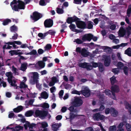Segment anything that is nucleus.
<instances>
[{"instance_id": "obj_1", "label": "nucleus", "mask_w": 131, "mask_h": 131, "mask_svg": "<svg viewBox=\"0 0 131 131\" xmlns=\"http://www.w3.org/2000/svg\"><path fill=\"white\" fill-rule=\"evenodd\" d=\"M18 4L14 5L13 8V10L15 11H19L20 9H24L26 4L25 2L20 0H18Z\"/></svg>"}, {"instance_id": "obj_2", "label": "nucleus", "mask_w": 131, "mask_h": 131, "mask_svg": "<svg viewBox=\"0 0 131 131\" xmlns=\"http://www.w3.org/2000/svg\"><path fill=\"white\" fill-rule=\"evenodd\" d=\"M38 73L35 72L33 73V75L32 78L33 79V81L32 84H36V87L39 89L41 88V85L40 84L38 83Z\"/></svg>"}, {"instance_id": "obj_3", "label": "nucleus", "mask_w": 131, "mask_h": 131, "mask_svg": "<svg viewBox=\"0 0 131 131\" xmlns=\"http://www.w3.org/2000/svg\"><path fill=\"white\" fill-rule=\"evenodd\" d=\"M42 17V15L37 11H35L30 15V17L33 20L36 21L39 20Z\"/></svg>"}, {"instance_id": "obj_4", "label": "nucleus", "mask_w": 131, "mask_h": 131, "mask_svg": "<svg viewBox=\"0 0 131 131\" xmlns=\"http://www.w3.org/2000/svg\"><path fill=\"white\" fill-rule=\"evenodd\" d=\"M48 112L46 111H40L39 110H36L35 112V117L40 116L41 117H45L47 115Z\"/></svg>"}, {"instance_id": "obj_5", "label": "nucleus", "mask_w": 131, "mask_h": 131, "mask_svg": "<svg viewBox=\"0 0 131 131\" xmlns=\"http://www.w3.org/2000/svg\"><path fill=\"white\" fill-rule=\"evenodd\" d=\"M82 100L79 97H75L73 102V105L75 107H78L81 106L83 103Z\"/></svg>"}, {"instance_id": "obj_6", "label": "nucleus", "mask_w": 131, "mask_h": 131, "mask_svg": "<svg viewBox=\"0 0 131 131\" xmlns=\"http://www.w3.org/2000/svg\"><path fill=\"white\" fill-rule=\"evenodd\" d=\"M93 118L95 120L99 121L100 120H103L105 118V116L101 115L100 113H97L94 114L93 115Z\"/></svg>"}, {"instance_id": "obj_7", "label": "nucleus", "mask_w": 131, "mask_h": 131, "mask_svg": "<svg viewBox=\"0 0 131 131\" xmlns=\"http://www.w3.org/2000/svg\"><path fill=\"white\" fill-rule=\"evenodd\" d=\"M77 27L81 29H84L86 28V24L85 22L79 20L76 23Z\"/></svg>"}, {"instance_id": "obj_8", "label": "nucleus", "mask_w": 131, "mask_h": 131, "mask_svg": "<svg viewBox=\"0 0 131 131\" xmlns=\"http://www.w3.org/2000/svg\"><path fill=\"white\" fill-rule=\"evenodd\" d=\"M44 25L46 28H50L52 27L53 25V21L51 19H46L44 22Z\"/></svg>"}, {"instance_id": "obj_9", "label": "nucleus", "mask_w": 131, "mask_h": 131, "mask_svg": "<svg viewBox=\"0 0 131 131\" xmlns=\"http://www.w3.org/2000/svg\"><path fill=\"white\" fill-rule=\"evenodd\" d=\"M93 37V35L91 34H85L82 37V39L84 41H85L86 40L90 41Z\"/></svg>"}, {"instance_id": "obj_10", "label": "nucleus", "mask_w": 131, "mask_h": 131, "mask_svg": "<svg viewBox=\"0 0 131 131\" xmlns=\"http://www.w3.org/2000/svg\"><path fill=\"white\" fill-rule=\"evenodd\" d=\"M81 93L84 96L88 97L90 95V92L88 89H85L84 90L81 91Z\"/></svg>"}, {"instance_id": "obj_11", "label": "nucleus", "mask_w": 131, "mask_h": 131, "mask_svg": "<svg viewBox=\"0 0 131 131\" xmlns=\"http://www.w3.org/2000/svg\"><path fill=\"white\" fill-rule=\"evenodd\" d=\"M104 58V65L106 67H108L110 65L111 60L110 57L108 56H105Z\"/></svg>"}, {"instance_id": "obj_12", "label": "nucleus", "mask_w": 131, "mask_h": 131, "mask_svg": "<svg viewBox=\"0 0 131 131\" xmlns=\"http://www.w3.org/2000/svg\"><path fill=\"white\" fill-rule=\"evenodd\" d=\"M111 114L112 116L116 117L117 116L118 114V112L114 108L111 107Z\"/></svg>"}, {"instance_id": "obj_13", "label": "nucleus", "mask_w": 131, "mask_h": 131, "mask_svg": "<svg viewBox=\"0 0 131 131\" xmlns=\"http://www.w3.org/2000/svg\"><path fill=\"white\" fill-rule=\"evenodd\" d=\"M112 91L118 93L119 91V90L118 86L116 85H113L111 87Z\"/></svg>"}, {"instance_id": "obj_14", "label": "nucleus", "mask_w": 131, "mask_h": 131, "mask_svg": "<svg viewBox=\"0 0 131 131\" xmlns=\"http://www.w3.org/2000/svg\"><path fill=\"white\" fill-rule=\"evenodd\" d=\"M89 53L85 48H83L82 49L81 54L84 57H87L89 56Z\"/></svg>"}, {"instance_id": "obj_15", "label": "nucleus", "mask_w": 131, "mask_h": 131, "mask_svg": "<svg viewBox=\"0 0 131 131\" xmlns=\"http://www.w3.org/2000/svg\"><path fill=\"white\" fill-rule=\"evenodd\" d=\"M69 27L72 31L73 32H76L77 33L80 32L79 30L75 29L76 26L75 25L73 24H71L69 26Z\"/></svg>"}, {"instance_id": "obj_16", "label": "nucleus", "mask_w": 131, "mask_h": 131, "mask_svg": "<svg viewBox=\"0 0 131 131\" xmlns=\"http://www.w3.org/2000/svg\"><path fill=\"white\" fill-rule=\"evenodd\" d=\"M119 31L118 34L120 37H123L125 35L126 31L123 27L121 28Z\"/></svg>"}, {"instance_id": "obj_17", "label": "nucleus", "mask_w": 131, "mask_h": 131, "mask_svg": "<svg viewBox=\"0 0 131 131\" xmlns=\"http://www.w3.org/2000/svg\"><path fill=\"white\" fill-rule=\"evenodd\" d=\"M23 127L20 125H18L15 127L14 128L12 127L11 129L12 131H18L20 130H23Z\"/></svg>"}, {"instance_id": "obj_18", "label": "nucleus", "mask_w": 131, "mask_h": 131, "mask_svg": "<svg viewBox=\"0 0 131 131\" xmlns=\"http://www.w3.org/2000/svg\"><path fill=\"white\" fill-rule=\"evenodd\" d=\"M28 64L26 63H24L21 64L20 70L23 71H25L27 68Z\"/></svg>"}, {"instance_id": "obj_19", "label": "nucleus", "mask_w": 131, "mask_h": 131, "mask_svg": "<svg viewBox=\"0 0 131 131\" xmlns=\"http://www.w3.org/2000/svg\"><path fill=\"white\" fill-rule=\"evenodd\" d=\"M23 107L21 105L18 106L13 109V111L15 113H18L21 111L23 109Z\"/></svg>"}, {"instance_id": "obj_20", "label": "nucleus", "mask_w": 131, "mask_h": 131, "mask_svg": "<svg viewBox=\"0 0 131 131\" xmlns=\"http://www.w3.org/2000/svg\"><path fill=\"white\" fill-rule=\"evenodd\" d=\"M40 95L42 98L45 99H47L48 97V94L45 91L42 92Z\"/></svg>"}, {"instance_id": "obj_21", "label": "nucleus", "mask_w": 131, "mask_h": 131, "mask_svg": "<svg viewBox=\"0 0 131 131\" xmlns=\"http://www.w3.org/2000/svg\"><path fill=\"white\" fill-rule=\"evenodd\" d=\"M38 64L40 69L43 68L45 66V63L41 61H39L38 62Z\"/></svg>"}, {"instance_id": "obj_22", "label": "nucleus", "mask_w": 131, "mask_h": 131, "mask_svg": "<svg viewBox=\"0 0 131 131\" xmlns=\"http://www.w3.org/2000/svg\"><path fill=\"white\" fill-rule=\"evenodd\" d=\"M47 35V33L46 32L43 34L42 33H39L38 34V36L41 39H44L46 36Z\"/></svg>"}, {"instance_id": "obj_23", "label": "nucleus", "mask_w": 131, "mask_h": 131, "mask_svg": "<svg viewBox=\"0 0 131 131\" xmlns=\"http://www.w3.org/2000/svg\"><path fill=\"white\" fill-rule=\"evenodd\" d=\"M78 115L74 114L72 112H70V113L69 119L70 121L73 119L75 117H77Z\"/></svg>"}, {"instance_id": "obj_24", "label": "nucleus", "mask_w": 131, "mask_h": 131, "mask_svg": "<svg viewBox=\"0 0 131 131\" xmlns=\"http://www.w3.org/2000/svg\"><path fill=\"white\" fill-rule=\"evenodd\" d=\"M59 127L58 124H53L52 126V130L54 131H57Z\"/></svg>"}, {"instance_id": "obj_25", "label": "nucleus", "mask_w": 131, "mask_h": 131, "mask_svg": "<svg viewBox=\"0 0 131 131\" xmlns=\"http://www.w3.org/2000/svg\"><path fill=\"white\" fill-rule=\"evenodd\" d=\"M34 112L31 110L27 111L25 113V115L26 117H30L32 116Z\"/></svg>"}, {"instance_id": "obj_26", "label": "nucleus", "mask_w": 131, "mask_h": 131, "mask_svg": "<svg viewBox=\"0 0 131 131\" xmlns=\"http://www.w3.org/2000/svg\"><path fill=\"white\" fill-rule=\"evenodd\" d=\"M11 22V20L9 19H7L3 21L2 24L4 26L6 25Z\"/></svg>"}, {"instance_id": "obj_27", "label": "nucleus", "mask_w": 131, "mask_h": 131, "mask_svg": "<svg viewBox=\"0 0 131 131\" xmlns=\"http://www.w3.org/2000/svg\"><path fill=\"white\" fill-rule=\"evenodd\" d=\"M126 123V121H124L123 122L120 123L117 126L118 129L123 128V127Z\"/></svg>"}, {"instance_id": "obj_28", "label": "nucleus", "mask_w": 131, "mask_h": 131, "mask_svg": "<svg viewBox=\"0 0 131 131\" xmlns=\"http://www.w3.org/2000/svg\"><path fill=\"white\" fill-rule=\"evenodd\" d=\"M98 67L99 71L101 72H102L104 71V68L103 67V64L101 63H99V66Z\"/></svg>"}, {"instance_id": "obj_29", "label": "nucleus", "mask_w": 131, "mask_h": 131, "mask_svg": "<svg viewBox=\"0 0 131 131\" xmlns=\"http://www.w3.org/2000/svg\"><path fill=\"white\" fill-rule=\"evenodd\" d=\"M104 93L106 95L109 97H111V91L108 89H106L104 91Z\"/></svg>"}, {"instance_id": "obj_30", "label": "nucleus", "mask_w": 131, "mask_h": 131, "mask_svg": "<svg viewBox=\"0 0 131 131\" xmlns=\"http://www.w3.org/2000/svg\"><path fill=\"white\" fill-rule=\"evenodd\" d=\"M124 104L126 108L127 109L129 108L131 110V105L129 103H128L127 101H125L124 102Z\"/></svg>"}, {"instance_id": "obj_31", "label": "nucleus", "mask_w": 131, "mask_h": 131, "mask_svg": "<svg viewBox=\"0 0 131 131\" xmlns=\"http://www.w3.org/2000/svg\"><path fill=\"white\" fill-rule=\"evenodd\" d=\"M52 48L51 45L50 44H47L44 48L45 49V51L50 50Z\"/></svg>"}, {"instance_id": "obj_32", "label": "nucleus", "mask_w": 131, "mask_h": 131, "mask_svg": "<svg viewBox=\"0 0 131 131\" xmlns=\"http://www.w3.org/2000/svg\"><path fill=\"white\" fill-rule=\"evenodd\" d=\"M74 106L71 105L70 107L69 108L68 110L70 111V112H76L77 111L76 109H74Z\"/></svg>"}, {"instance_id": "obj_33", "label": "nucleus", "mask_w": 131, "mask_h": 131, "mask_svg": "<svg viewBox=\"0 0 131 131\" xmlns=\"http://www.w3.org/2000/svg\"><path fill=\"white\" fill-rule=\"evenodd\" d=\"M46 33H47V35L49 34L51 36H54L56 32L55 31H53L52 30H50L46 32Z\"/></svg>"}, {"instance_id": "obj_34", "label": "nucleus", "mask_w": 131, "mask_h": 131, "mask_svg": "<svg viewBox=\"0 0 131 131\" xmlns=\"http://www.w3.org/2000/svg\"><path fill=\"white\" fill-rule=\"evenodd\" d=\"M131 13V5L129 6L128 8L127 11V16L129 17Z\"/></svg>"}, {"instance_id": "obj_35", "label": "nucleus", "mask_w": 131, "mask_h": 131, "mask_svg": "<svg viewBox=\"0 0 131 131\" xmlns=\"http://www.w3.org/2000/svg\"><path fill=\"white\" fill-rule=\"evenodd\" d=\"M87 63L84 62L83 63H80L79 65V67L83 68H86Z\"/></svg>"}, {"instance_id": "obj_36", "label": "nucleus", "mask_w": 131, "mask_h": 131, "mask_svg": "<svg viewBox=\"0 0 131 131\" xmlns=\"http://www.w3.org/2000/svg\"><path fill=\"white\" fill-rule=\"evenodd\" d=\"M71 17L72 23L75 22L76 24V22L78 21L80 19L79 18L75 16H73Z\"/></svg>"}, {"instance_id": "obj_37", "label": "nucleus", "mask_w": 131, "mask_h": 131, "mask_svg": "<svg viewBox=\"0 0 131 131\" xmlns=\"http://www.w3.org/2000/svg\"><path fill=\"white\" fill-rule=\"evenodd\" d=\"M10 30L12 32L17 31V27L14 25L10 27Z\"/></svg>"}, {"instance_id": "obj_38", "label": "nucleus", "mask_w": 131, "mask_h": 131, "mask_svg": "<svg viewBox=\"0 0 131 131\" xmlns=\"http://www.w3.org/2000/svg\"><path fill=\"white\" fill-rule=\"evenodd\" d=\"M110 80L111 84L113 85L115 83L116 80L115 77L114 76H113L110 78Z\"/></svg>"}, {"instance_id": "obj_39", "label": "nucleus", "mask_w": 131, "mask_h": 131, "mask_svg": "<svg viewBox=\"0 0 131 131\" xmlns=\"http://www.w3.org/2000/svg\"><path fill=\"white\" fill-rule=\"evenodd\" d=\"M93 23L91 21H89L88 23L87 28L89 29H92L93 27Z\"/></svg>"}, {"instance_id": "obj_40", "label": "nucleus", "mask_w": 131, "mask_h": 131, "mask_svg": "<svg viewBox=\"0 0 131 131\" xmlns=\"http://www.w3.org/2000/svg\"><path fill=\"white\" fill-rule=\"evenodd\" d=\"M27 87V85L25 84L24 82H21L19 86V88L20 89L23 88H26Z\"/></svg>"}, {"instance_id": "obj_41", "label": "nucleus", "mask_w": 131, "mask_h": 131, "mask_svg": "<svg viewBox=\"0 0 131 131\" xmlns=\"http://www.w3.org/2000/svg\"><path fill=\"white\" fill-rule=\"evenodd\" d=\"M56 12L58 14H62L63 13L64 11L63 9L61 8L57 7L56 8Z\"/></svg>"}, {"instance_id": "obj_42", "label": "nucleus", "mask_w": 131, "mask_h": 131, "mask_svg": "<svg viewBox=\"0 0 131 131\" xmlns=\"http://www.w3.org/2000/svg\"><path fill=\"white\" fill-rule=\"evenodd\" d=\"M124 66V64L123 63L121 62H119L117 64V67L118 68L120 69H122V68Z\"/></svg>"}, {"instance_id": "obj_43", "label": "nucleus", "mask_w": 131, "mask_h": 131, "mask_svg": "<svg viewBox=\"0 0 131 131\" xmlns=\"http://www.w3.org/2000/svg\"><path fill=\"white\" fill-rule=\"evenodd\" d=\"M124 72L125 74L126 75H127L128 74V68L126 66H125L123 69Z\"/></svg>"}, {"instance_id": "obj_44", "label": "nucleus", "mask_w": 131, "mask_h": 131, "mask_svg": "<svg viewBox=\"0 0 131 131\" xmlns=\"http://www.w3.org/2000/svg\"><path fill=\"white\" fill-rule=\"evenodd\" d=\"M126 126V129L128 131H131V126L129 124L127 123L126 121V123L125 124Z\"/></svg>"}, {"instance_id": "obj_45", "label": "nucleus", "mask_w": 131, "mask_h": 131, "mask_svg": "<svg viewBox=\"0 0 131 131\" xmlns=\"http://www.w3.org/2000/svg\"><path fill=\"white\" fill-rule=\"evenodd\" d=\"M116 126L114 125L110 127L109 131H116Z\"/></svg>"}, {"instance_id": "obj_46", "label": "nucleus", "mask_w": 131, "mask_h": 131, "mask_svg": "<svg viewBox=\"0 0 131 131\" xmlns=\"http://www.w3.org/2000/svg\"><path fill=\"white\" fill-rule=\"evenodd\" d=\"M17 3H18V1H17L16 0H13V1L11 2L10 3V6L12 8V9L14 7V5H13L16 4Z\"/></svg>"}, {"instance_id": "obj_47", "label": "nucleus", "mask_w": 131, "mask_h": 131, "mask_svg": "<svg viewBox=\"0 0 131 131\" xmlns=\"http://www.w3.org/2000/svg\"><path fill=\"white\" fill-rule=\"evenodd\" d=\"M49 107V106L48 103L45 102L44 103L41 105V107L43 108H48Z\"/></svg>"}, {"instance_id": "obj_48", "label": "nucleus", "mask_w": 131, "mask_h": 131, "mask_svg": "<svg viewBox=\"0 0 131 131\" xmlns=\"http://www.w3.org/2000/svg\"><path fill=\"white\" fill-rule=\"evenodd\" d=\"M66 22L68 24H72V17H68L66 20Z\"/></svg>"}, {"instance_id": "obj_49", "label": "nucleus", "mask_w": 131, "mask_h": 131, "mask_svg": "<svg viewBox=\"0 0 131 131\" xmlns=\"http://www.w3.org/2000/svg\"><path fill=\"white\" fill-rule=\"evenodd\" d=\"M74 42H75L77 44H80L82 43L83 41L80 39L78 38L75 40L74 41Z\"/></svg>"}, {"instance_id": "obj_50", "label": "nucleus", "mask_w": 131, "mask_h": 131, "mask_svg": "<svg viewBox=\"0 0 131 131\" xmlns=\"http://www.w3.org/2000/svg\"><path fill=\"white\" fill-rule=\"evenodd\" d=\"M81 91H78L76 90H74L71 92V93L72 94H77L80 95L81 94Z\"/></svg>"}, {"instance_id": "obj_51", "label": "nucleus", "mask_w": 131, "mask_h": 131, "mask_svg": "<svg viewBox=\"0 0 131 131\" xmlns=\"http://www.w3.org/2000/svg\"><path fill=\"white\" fill-rule=\"evenodd\" d=\"M52 81L55 83L59 81L58 79H57L56 77H53L52 78Z\"/></svg>"}, {"instance_id": "obj_52", "label": "nucleus", "mask_w": 131, "mask_h": 131, "mask_svg": "<svg viewBox=\"0 0 131 131\" xmlns=\"http://www.w3.org/2000/svg\"><path fill=\"white\" fill-rule=\"evenodd\" d=\"M16 81L14 80L13 81L10 83V85L12 86L16 87V89H17L18 88V86L16 84Z\"/></svg>"}, {"instance_id": "obj_53", "label": "nucleus", "mask_w": 131, "mask_h": 131, "mask_svg": "<svg viewBox=\"0 0 131 131\" xmlns=\"http://www.w3.org/2000/svg\"><path fill=\"white\" fill-rule=\"evenodd\" d=\"M112 71L115 74H117L119 71L118 68H115L112 70Z\"/></svg>"}, {"instance_id": "obj_54", "label": "nucleus", "mask_w": 131, "mask_h": 131, "mask_svg": "<svg viewBox=\"0 0 131 131\" xmlns=\"http://www.w3.org/2000/svg\"><path fill=\"white\" fill-rule=\"evenodd\" d=\"M115 92H114L111 91L112 94H111V97H110L113 99L116 100L117 99L116 98L115 94Z\"/></svg>"}, {"instance_id": "obj_55", "label": "nucleus", "mask_w": 131, "mask_h": 131, "mask_svg": "<svg viewBox=\"0 0 131 131\" xmlns=\"http://www.w3.org/2000/svg\"><path fill=\"white\" fill-rule=\"evenodd\" d=\"M34 101V99H31L28 102L27 105L28 106L29 105H32Z\"/></svg>"}, {"instance_id": "obj_56", "label": "nucleus", "mask_w": 131, "mask_h": 131, "mask_svg": "<svg viewBox=\"0 0 131 131\" xmlns=\"http://www.w3.org/2000/svg\"><path fill=\"white\" fill-rule=\"evenodd\" d=\"M39 4L41 6H44L46 5L44 0H40L39 2Z\"/></svg>"}, {"instance_id": "obj_57", "label": "nucleus", "mask_w": 131, "mask_h": 131, "mask_svg": "<svg viewBox=\"0 0 131 131\" xmlns=\"http://www.w3.org/2000/svg\"><path fill=\"white\" fill-rule=\"evenodd\" d=\"M92 67L95 68L99 67V63H97L96 62H92Z\"/></svg>"}, {"instance_id": "obj_58", "label": "nucleus", "mask_w": 131, "mask_h": 131, "mask_svg": "<svg viewBox=\"0 0 131 131\" xmlns=\"http://www.w3.org/2000/svg\"><path fill=\"white\" fill-rule=\"evenodd\" d=\"M31 53V55H36L38 54H37V52L36 50L33 49L32 51L30 52Z\"/></svg>"}, {"instance_id": "obj_59", "label": "nucleus", "mask_w": 131, "mask_h": 131, "mask_svg": "<svg viewBox=\"0 0 131 131\" xmlns=\"http://www.w3.org/2000/svg\"><path fill=\"white\" fill-rule=\"evenodd\" d=\"M12 74L11 72H7L6 73V76L8 77V78H12Z\"/></svg>"}, {"instance_id": "obj_60", "label": "nucleus", "mask_w": 131, "mask_h": 131, "mask_svg": "<svg viewBox=\"0 0 131 131\" xmlns=\"http://www.w3.org/2000/svg\"><path fill=\"white\" fill-rule=\"evenodd\" d=\"M92 66L90 64L88 65V64H87L86 68L88 70H90L92 69Z\"/></svg>"}, {"instance_id": "obj_61", "label": "nucleus", "mask_w": 131, "mask_h": 131, "mask_svg": "<svg viewBox=\"0 0 131 131\" xmlns=\"http://www.w3.org/2000/svg\"><path fill=\"white\" fill-rule=\"evenodd\" d=\"M111 108L110 109L109 108H106L105 110V113L106 114H109L110 113H111Z\"/></svg>"}, {"instance_id": "obj_62", "label": "nucleus", "mask_w": 131, "mask_h": 131, "mask_svg": "<svg viewBox=\"0 0 131 131\" xmlns=\"http://www.w3.org/2000/svg\"><path fill=\"white\" fill-rule=\"evenodd\" d=\"M105 108V107L102 104L101 105L100 107L99 108V111H102Z\"/></svg>"}, {"instance_id": "obj_63", "label": "nucleus", "mask_w": 131, "mask_h": 131, "mask_svg": "<svg viewBox=\"0 0 131 131\" xmlns=\"http://www.w3.org/2000/svg\"><path fill=\"white\" fill-rule=\"evenodd\" d=\"M74 3L75 4H81L82 0H74Z\"/></svg>"}, {"instance_id": "obj_64", "label": "nucleus", "mask_w": 131, "mask_h": 131, "mask_svg": "<svg viewBox=\"0 0 131 131\" xmlns=\"http://www.w3.org/2000/svg\"><path fill=\"white\" fill-rule=\"evenodd\" d=\"M37 51L38 53L40 55L42 54L44 52V51L41 48L39 49Z\"/></svg>"}]
</instances>
